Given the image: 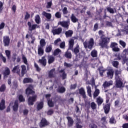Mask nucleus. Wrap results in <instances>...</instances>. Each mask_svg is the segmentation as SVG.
Wrapping results in <instances>:
<instances>
[{
    "mask_svg": "<svg viewBox=\"0 0 128 128\" xmlns=\"http://www.w3.org/2000/svg\"><path fill=\"white\" fill-rule=\"evenodd\" d=\"M10 74V70L8 67H6L4 70L3 72V76L4 80L8 78V76Z\"/></svg>",
    "mask_w": 128,
    "mask_h": 128,
    "instance_id": "9",
    "label": "nucleus"
},
{
    "mask_svg": "<svg viewBox=\"0 0 128 128\" xmlns=\"http://www.w3.org/2000/svg\"><path fill=\"white\" fill-rule=\"evenodd\" d=\"M18 100L20 102H26V99L24 98L22 94H20L18 96Z\"/></svg>",
    "mask_w": 128,
    "mask_h": 128,
    "instance_id": "50",
    "label": "nucleus"
},
{
    "mask_svg": "<svg viewBox=\"0 0 128 128\" xmlns=\"http://www.w3.org/2000/svg\"><path fill=\"white\" fill-rule=\"evenodd\" d=\"M34 82V80L32 78H25L23 80V84H32Z\"/></svg>",
    "mask_w": 128,
    "mask_h": 128,
    "instance_id": "24",
    "label": "nucleus"
},
{
    "mask_svg": "<svg viewBox=\"0 0 128 128\" xmlns=\"http://www.w3.org/2000/svg\"><path fill=\"white\" fill-rule=\"evenodd\" d=\"M48 104L50 108H54V103L52 100H48Z\"/></svg>",
    "mask_w": 128,
    "mask_h": 128,
    "instance_id": "45",
    "label": "nucleus"
},
{
    "mask_svg": "<svg viewBox=\"0 0 128 128\" xmlns=\"http://www.w3.org/2000/svg\"><path fill=\"white\" fill-rule=\"evenodd\" d=\"M44 101H41L38 102L37 104L36 108L38 110H42L44 108Z\"/></svg>",
    "mask_w": 128,
    "mask_h": 128,
    "instance_id": "27",
    "label": "nucleus"
},
{
    "mask_svg": "<svg viewBox=\"0 0 128 128\" xmlns=\"http://www.w3.org/2000/svg\"><path fill=\"white\" fill-rule=\"evenodd\" d=\"M70 20L72 22H74V24H76V22H78V19L76 18V16H74V14H72L70 17Z\"/></svg>",
    "mask_w": 128,
    "mask_h": 128,
    "instance_id": "30",
    "label": "nucleus"
},
{
    "mask_svg": "<svg viewBox=\"0 0 128 128\" xmlns=\"http://www.w3.org/2000/svg\"><path fill=\"white\" fill-rule=\"evenodd\" d=\"M74 32L72 30H68V31L66 32L65 35L66 38H70L72 36Z\"/></svg>",
    "mask_w": 128,
    "mask_h": 128,
    "instance_id": "33",
    "label": "nucleus"
},
{
    "mask_svg": "<svg viewBox=\"0 0 128 128\" xmlns=\"http://www.w3.org/2000/svg\"><path fill=\"white\" fill-rule=\"evenodd\" d=\"M118 61H113L112 62V66H114V68H118Z\"/></svg>",
    "mask_w": 128,
    "mask_h": 128,
    "instance_id": "57",
    "label": "nucleus"
},
{
    "mask_svg": "<svg viewBox=\"0 0 128 128\" xmlns=\"http://www.w3.org/2000/svg\"><path fill=\"white\" fill-rule=\"evenodd\" d=\"M35 22L36 24H40V15L37 14L36 16Z\"/></svg>",
    "mask_w": 128,
    "mask_h": 128,
    "instance_id": "43",
    "label": "nucleus"
},
{
    "mask_svg": "<svg viewBox=\"0 0 128 128\" xmlns=\"http://www.w3.org/2000/svg\"><path fill=\"white\" fill-rule=\"evenodd\" d=\"M52 50V45H50L48 46H46L45 49L46 52L50 53Z\"/></svg>",
    "mask_w": 128,
    "mask_h": 128,
    "instance_id": "42",
    "label": "nucleus"
},
{
    "mask_svg": "<svg viewBox=\"0 0 128 128\" xmlns=\"http://www.w3.org/2000/svg\"><path fill=\"white\" fill-rule=\"evenodd\" d=\"M44 54V47L38 46V54L40 56H42Z\"/></svg>",
    "mask_w": 128,
    "mask_h": 128,
    "instance_id": "31",
    "label": "nucleus"
},
{
    "mask_svg": "<svg viewBox=\"0 0 128 128\" xmlns=\"http://www.w3.org/2000/svg\"><path fill=\"white\" fill-rule=\"evenodd\" d=\"M55 58L52 56H48V64H51L54 62Z\"/></svg>",
    "mask_w": 128,
    "mask_h": 128,
    "instance_id": "35",
    "label": "nucleus"
},
{
    "mask_svg": "<svg viewBox=\"0 0 128 128\" xmlns=\"http://www.w3.org/2000/svg\"><path fill=\"white\" fill-rule=\"evenodd\" d=\"M107 12H110V14H114L115 12H116V8H112L111 7H107L106 8Z\"/></svg>",
    "mask_w": 128,
    "mask_h": 128,
    "instance_id": "29",
    "label": "nucleus"
},
{
    "mask_svg": "<svg viewBox=\"0 0 128 128\" xmlns=\"http://www.w3.org/2000/svg\"><path fill=\"white\" fill-rule=\"evenodd\" d=\"M59 92H60L61 94H62L66 92V88L64 86L60 87L58 90Z\"/></svg>",
    "mask_w": 128,
    "mask_h": 128,
    "instance_id": "62",
    "label": "nucleus"
},
{
    "mask_svg": "<svg viewBox=\"0 0 128 128\" xmlns=\"http://www.w3.org/2000/svg\"><path fill=\"white\" fill-rule=\"evenodd\" d=\"M21 76L22 77L26 74V65H22L21 66Z\"/></svg>",
    "mask_w": 128,
    "mask_h": 128,
    "instance_id": "20",
    "label": "nucleus"
},
{
    "mask_svg": "<svg viewBox=\"0 0 128 128\" xmlns=\"http://www.w3.org/2000/svg\"><path fill=\"white\" fill-rule=\"evenodd\" d=\"M20 65H17L16 66H14L12 70V72H13V74H16L20 76Z\"/></svg>",
    "mask_w": 128,
    "mask_h": 128,
    "instance_id": "8",
    "label": "nucleus"
},
{
    "mask_svg": "<svg viewBox=\"0 0 128 128\" xmlns=\"http://www.w3.org/2000/svg\"><path fill=\"white\" fill-rule=\"evenodd\" d=\"M115 80L118 78H122V71L118 70H115Z\"/></svg>",
    "mask_w": 128,
    "mask_h": 128,
    "instance_id": "15",
    "label": "nucleus"
},
{
    "mask_svg": "<svg viewBox=\"0 0 128 128\" xmlns=\"http://www.w3.org/2000/svg\"><path fill=\"white\" fill-rule=\"evenodd\" d=\"M104 113L108 114L110 112V104H106L104 106Z\"/></svg>",
    "mask_w": 128,
    "mask_h": 128,
    "instance_id": "22",
    "label": "nucleus"
},
{
    "mask_svg": "<svg viewBox=\"0 0 128 128\" xmlns=\"http://www.w3.org/2000/svg\"><path fill=\"white\" fill-rule=\"evenodd\" d=\"M90 106L91 108L93 110H96V104L94 102H92L90 103Z\"/></svg>",
    "mask_w": 128,
    "mask_h": 128,
    "instance_id": "48",
    "label": "nucleus"
},
{
    "mask_svg": "<svg viewBox=\"0 0 128 128\" xmlns=\"http://www.w3.org/2000/svg\"><path fill=\"white\" fill-rule=\"evenodd\" d=\"M107 76L109 78H114V70H110L107 72Z\"/></svg>",
    "mask_w": 128,
    "mask_h": 128,
    "instance_id": "32",
    "label": "nucleus"
},
{
    "mask_svg": "<svg viewBox=\"0 0 128 128\" xmlns=\"http://www.w3.org/2000/svg\"><path fill=\"white\" fill-rule=\"evenodd\" d=\"M66 118L68 120V126L70 127L74 125V120L70 116H67Z\"/></svg>",
    "mask_w": 128,
    "mask_h": 128,
    "instance_id": "23",
    "label": "nucleus"
},
{
    "mask_svg": "<svg viewBox=\"0 0 128 128\" xmlns=\"http://www.w3.org/2000/svg\"><path fill=\"white\" fill-rule=\"evenodd\" d=\"M22 60H23L24 63L25 64H26V65L28 64V59H26V57L24 55H22Z\"/></svg>",
    "mask_w": 128,
    "mask_h": 128,
    "instance_id": "55",
    "label": "nucleus"
},
{
    "mask_svg": "<svg viewBox=\"0 0 128 128\" xmlns=\"http://www.w3.org/2000/svg\"><path fill=\"white\" fill-rule=\"evenodd\" d=\"M38 95L34 94L32 96H30L28 98V106H34V102H36Z\"/></svg>",
    "mask_w": 128,
    "mask_h": 128,
    "instance_id": "4",
    "label": "nucleus"
},
{
    "mask_svg": "<svg viewBox=\"0 0 128 128\" xmlns=\"http://www.w3.org/2000/svg\"><path fill=\"white\" fill-rule=\"evenodd\" d=\"M50 124V122H48V120L46 118H42L39 123L40 128H45L48 126Z\"/></svg>",
    "mask_w": 128,
    "mask_h": 128,
    "instance_id": "6",
    "label": "nucleus"
},
{
    "mask_svg": "<svg viewBox=\"0 0 128 128\" xmlns=\"http://www.w3.org/2000/svg\"><path fill=\"white\" fill-rule=\"evenodd\" d=\"M116 80V86L117 88H124V83L122 82V78H119Z\"/></svg>",
    "mask_w": 128,
    "mask_h": 128,
    "instance_id": "7",
    "label": "nucleus"
},
{
    "mask_svg": "<svg viewBox=\"0 0 128 128\" xmlns=\"http://www.w3.org/2000/svg\"><path fill=\"white\" fill-rule=\"evenodd\" d=\"M98 70H99L100 76H104V72L106 70L104 69V67L102 66H100L98 68Z\"/></svg>",
    "mask_w": 128,
    "mask_h": 128,
    "instance_id": "36",
    "label": "nucleus"
},
{
    "mask_svg": "<svg viewBox=\"0 0 128 128\" xmlns=\"http://www.w3.org/2000/svg\"><path fill=\"white\" fill-rule=\"evenodd\" d=\"M6 108V100L2 99L0 102V110H4Z\"/></svg>",
    "mask_w": 128,
    "mask_h": 128,
    "instance_id": "18",
    "label": "nucleus"
},
{
    "mask_svg": "<svg viewBox=\"0 0 128 128\" xmlns=\"http://www.w3.org/2000/svg\"><path fill=\"white\" fill-rule=\"evenodd\" d=\"M116 46H118V43L116 42H112L110 45V48H111L112 50Z\"/></svg>",
    "mask_w": 128,
    "mask_h": 128,
    "instance_id": "56",
    "label": "nucleus"
},
{
    "mask_svg": "<svg viewBox=\"0 0 128 128\" xmlns=\"http://www.w3.org/2000/svg\"><path fill=\"white\" fill-rule=\"evenodd\" d=\"M0 58L1 60H2L3 62H4V64H6V57H4V55L2 54V53L0 52Z\"/></svg>",
    "mask_w": 128,
    "mask_h": 128,
    "instance_id": "47",
    "label": "nucleus"
},
{
    "mask_svg": "<svg viewBox=\"0 0 128 128\" xmlns=\"http://www.w3.org/2000/svg\"><path fill=\"white\" fill-rule=\"evenodd\" d=\"M79 94L82 96L83 98H86V92L84 88H81L79 89Z\"/></svg>",
    "mask_w": 128,
    "mask_h": 128,
    "instance_id": "17",
    "label": "nucleus"
},
{
    "mask_svg": "<svg viewBox=\"0 0 128 128\" xmlns=\"http://www.w3.org/2000/svg\"><path fill=\"white\" fill-rule=\"evenodd\" d=\"M114 82L112 80H110L109 82L105 81L102 84V86L104 88H109L110 86H112Z\"/></svg>",
    "mask_w": 128,
    "mask_h": 128,
    "instance_id": "13",
    "label": "nucleus"
},
{
    "mask_svg": "<svg viewBox=\"0 0 128 128\" xmlns=\"http://www.w3.org/2000/svg\"><path fill=\"white\" fill-rule=\"evenodd\" d=\"M42 16H45L47 20H50V18H52V14H50V13H48L44 11L42 12Z\"/></svg>",
    "mask_w": 128,
    "mask_h": 128,
    "instance_id": "25",
    "label": "nucleus"
},
{
    "mask_svg": "<svg viewBox=\"0 0 128 128\" xmlns=\"http://www.w3.org/2000/svg\"><path fill=\"white\" fill-rule=\"evenodd\" d=\"M100 92V89L96 88V86H95V91L94 92L93 94V98H97V96H98V95Z\"/></svg>",
    "mask_w": 128,
    "mask_h": 128,
    "instance_id": "26",
    "label": "nucleus"
},
{
    "mask_svg": "<svg viewBox=\"0 0 128 128\" xmlns=\"http://www.w3.org/2000/svg\"><path fill=\"white\" fill-rule=\"evenodd\" d=\"M119 42H120V46H122L123 48H126V42H124L122 40H120L119 41Z\"/></svg>",
    "mask_w": 128,
    "mask_h": 128,
    "instance_id": "54",
    "label": "nucleus"
},
{
    "mask_svg": "<svg viewBox=\"0 0 128 128\" xmlns=\"http://www.w3.org/2000/svg\"><path fill=\"white\" fill-rule=\"evenodd\" d=\"M40 46H38L41 48H44V46H46V40L44 38H42L40 40Z\"/></svg>",
    "mask_w": 128,
    "mask_h": 128,
    "instance_id": "34",
    "label": "nucleus"
},
{
    "mask_svg": "<svg viewBox=\"0 0 128 128\" xmlns=\"http://www.w3.org/2000/svg\"><path fill=\"white\" fill-rule=\"evenodd\" d=\"M5 53L8 60H10V51L9 50H6Z\"/></svg>",
    "mask_w": 128,
    "mask_h": 128,
    "instance_id": "53",
    "label": "nucleus"
},
{
    "mask_svg": "<svg viewBox=\"0 0 128 128\" xmlns=\"http://www.w3.org/2000/svg\"><path fill=\"white\" fill-rule=\"evenodd\" d=\"M90 84L92 86H96V80H94V78H92V79L90 80Z\"/></svg>",
    "mask_w": 128,
    "mask_h": 128,
    "instance_id": "59",
    "label": "nucleus"
},
{
    "mask_svg": "<svg viewBox=\"0 0 128 128\" xmlns=\"http://www.w3.org/2000/svg\"><path fill=\"white\" fill-rule=\"evenodd\" d=\"M60 52H62V50L60 48H58L54 50L53 54L54 56H58Z\"/></svg>",
    "mask_w": 128,
    "mask_h": 128,
    "instance_id": "40",
    "label": "nucleus"
},
{
    "mask_svg": "<svg viewBox=\"0 0 128 128\" xmlns=\"http://www.w3.org/2000/svg\"><path fill=\"white\" fill-rule=\"evenodd\" d=\"M58 24H60V26H62V28H66V30H68V26H70V24H68V22L66 21L60 22L58 23Z\"/></svg>",
    "mask_w": 128,
    "mask_h": 128,
    "instance_id": "12",
    "label": "nucleus"
},
{
    "mask_svg": "<svg viewBox=\"0 0 128 128\" xmlns=\"http://www.w3.org/2000/svg\"><path fill=\"white\" fill-rule=\"evenodd\" d=\"M96 102L97 103V104L98 106H102V102H104V98L99 96L96 99Z\"/></svg>",
    "mask_w": 128,
    "mask_h": 128,
    "instance_id": "21",
    "label": "nucleus"
},
{
    "mask_svg": "<svg viewBox=\"0 0 128 128\" xmlns=\"http://www.w3.org/2000/svg\"><path fill=\"white\" fill-rule=\"evenodd\" d=\"M54 70H56L53 68L49 71L48 73V76L50 78H54Z\"/></svg>",
    "mask_w": 128,
    "mask_h": 128,
    "instance_id": "28",
    "label": "nucleus"
},
{
    "mask_svg": "<svg viewBox=\"0 0 128 128\" xmlns=\"http://www.w3.org/2000/svg\"><path fill=\"white\" fill-rule=\"evenodd\" d=\"M12 110L15 112H16L18 110V101L16 100L14 102V104L12 106Z\"/></svg>",
    "mask_w": 128,
    "mask_h": 128,
    "instance_id": "19",
    "label": "nucleus"
},
{
    "mask_svg": "<svg viewBox=\"0 0 128 128\" xmlns=\"http://www.w3.org/2000/svg\"><path fill=\"white\" fill-rule=\"evenodd\" d=\"M6 84H2L0 87V92H6Z\"/></svg>",
    "mask_w": 128,
    "mask_h": 128,
    "instance_id": "46",
    "label": "nucleus"
},
{
    "mask_svg": "<svg viewBox=\"0 0 128 128\" xmlns=\"http://www.w3.org/2000/svg\"><path fill=\"white\" fill-rule=\"evenodd\" d=\"M86 89L88 96H89L90 98H92V88L90 87V86H86Z\"/></svg>",
    "mask_w": 128,
    "mask_h": 128,
    "instance_id": "41",
    "label": "nucleus"
},
{
    "mask_svg": "<svg viewBox=\"0 0 128 128\" xmlns=\"http://www.w3.org/2000/svg\"><path fill=\"white\" fill-rule=\"evenodd\" d=\"M77 56L79 58H82L84 57V52L82 51L81 52L79 53Z\"/></svg>",
    "mask_w": 128,
    "mask_h": 128,
    "instance_id": "58",
    "label": "nucleus"
},
{
    "mask_svg": "<svg viewBox=\"0 0 128 128\" xmlns=\"http://www.w3.org/2000/svg\"><path fill=\"white\" fill-rule=\"evenodd\" d=\"M54 110L52 108H50L48 110L47 112V116H52L54 113Z\"/></svg>",
    "mask_w": 128,
    "mask_h": 128,
    "instance_id": "49",
    "label": "nucleus"
},
{
    "mask_svg": "<svg viewBox=\"0 0 128 128\" xmlns=\"http://www.w3.org/2000/svg\"><path fill=\"white\" fill-rule=\"evenodd\" d=\"M98 34L100 36V40L98 43L99 46H101L102 48H108V44L110 42V38L106 37L104 38V32L102 30L98 31Z\"/></svg>",
    "mask_w": 128,
    "mask_h": 128,
    "instance_id": "1",
    "label": "nucleus"
},
{
    "mask_svg": "<svg viewBox=\"0 0 128 128\" xmlns=\"http://www.w3.org/2000/svg\"><path fill=\"white\" fill-rule=\"evenodd\" d=\"M55 16L56 18H62V13L60 12H56L55 14Z\"/></svg>",
    "mask_w": 128,
    "mask_h": 128,
    "instance_id": "63",
    "label": "nucleus"
},
{
    "mask_svg": "<svg viewBox=\"0 0 128 128\" xmlns=\"http://www.w3.org/2000/svg\"><path fill=\"white\" fill-rule=\"evenodd\" d=\"M34 66L35 68H36V70H37V72H40L42 70V69L40 68V66H38V65L36 62H34Z\"/></svg>",
    "mask_w": 128,
    "mask_h": 128,
    "instance_id": "60",
    "label": "nucleus"
},
{
    "mask_svg": "<svg viewBox=\"0 0 128 128\" xmlns=\"http://www.w3.org/2000/svg\"><path fill=\"white\" fill-rule=\"evenodd\" d=\"M64 56H65V58H68V59L72 58V52H68V50L66 51V52H65Z\"/></svg>",
    "mask_w": 128,
    "mask_h": 128,
    "instance_id": "37",
    "label": "nucleus"
},
{
    "mask_svg": "<svg viewBox=\"0 0 128 128\" xmlns=\"http://www.w3.org/2000/svg\"><path fill=\"white\" fill-rule=\"evenodd\" d=\"M74 40L70 39L69 40V46L68 50H74Z\"/></svg>",
    "mask_w": 128,
    "mask_h": 128,
    "instance_id": "16",
    "label": "nucleus"
},
{
    "mask_svg": "<svg viewBox=\"0 0 128 128\" xmlns=\"http://www.w3.org/2000/svg\"><path fill=\"white\" fill-rule=\"evenodd\" d=\"M52 6V2L50 1L47 2V5L46 6V8H50Z\"/></svg>",
    "mask_w": 128,
    "mask_h": 128,
    "instance_id": "61",
    "label": "nucleus"
},
{
    "mask_svg": "<svg viewBox=\"0 0 128 128\" xmlns=\"http://www.w3.org/2000/svg\"><path fill=\"white\" fill-rule=\"evenodd\" d=\"M62 32V28L60 27L54 29L52 30V32L54 36H56V34H60Z\"/></svg>",
    "mask_w": 128,
    "mask_h": 128,
    "instance_id": "11",
    "label": "nucleus"
},
{
    "mask_svg": "<svg viewBox=\"0 0 128 128\" xmlns=\"http://www.w3.org/2000/svg\"><path fill=\"white\" fill-rule=\"evenodd\" d=\"M32 90H34V86L32 84L28 85L26 90V94L27 96H29L30 94L34 96L36 94V92Z\"/></svg>",
    "mask_w": 128,
    "mask_h": 128,
    "instance_id": "3",
    "label": "nucleus"
},
{
    "mask_svg": "<svg viewBox=\"0 0 128 128\" xmlns=\"http://www.w3.org/2000/svg\"><path fill=\"white\" fill-rule=\"evenodd\" d=\"M3 44L5 47L10 46V36H3Z\"/></svg>",
    "mask_w": 128,
    "mask_h": 128,
    "instance_id": "5",
    "label": "nucleus"
},
{
    "mask_svg": "<svg viewBox=\"0 0 128 128\" xmlns=\"http://www.w3.org/2000/svg\"><path fill=\"white\" fill-rule=\"evenodd\" d=\"M89 128H98V126H96V124L94 123H92L89 124Z\"/></svg>",
    "mask_w": 128,
    "mask_h": 128,
    "instance_id": "64",
    "label": "nucleus"
},
{
    "mask_svg": "<svg viewBox=\"0 0 128 128\" xmlns=\"http://www.w3.org/2000/svg\"><path fill=\"white\" fill-rule=\"evenodd\" d=\"M83 44L84 48H88L90 50H92L94 46V38H90L88 42L85 41L83 42Z\"/></svg>",
    "mask_w": 128,
    "mask_h": 128,
    "instance_id": "2",
    "label": "nucleus"
},
{
    "mask_svg": "<svg viewBox=\"0 0 128 128\" xmlns=\"http://www.w3.org/2000/svg\"><path fill=\"white\" fill-rule=\"evenodd\" d=\"M72 52H73L76 56H78V53L80 52V46H76L74 49H73Z\"/></svg>",
    "mask_w": 128,
    "mask_h": 128,
    "instance_id": "44",
    "label": "nucleus"
},
{
    "mask_svg": "<svg viewBox=\"0 0 128 128\" xmlns=\"http://www.w3.org/2000/svg\"><path fill=\"white\" fill-rule=\"evenodd\" d=\"M121 58H122V64H124L128 62V58H126V54H124L121 56Z\"/></svg>",
    "mask_w": 128,
    "mask_h": 128,
    "instance_id": "38",
    "label": "nucleus"
},
{
    "mask_svg": "<svg viewBox=\"0 0 128 128\" xmlns=\"http://www.w3.org/2000/svg\"><path fill=\"white\" fill-rule=\"evenodd\" d=\"M101 122L102 124H108V122L106 121V116L102 118Z\"/></svg>",
    "mask_w": 128,
    "mask_h": 128,
    "instance_id": "52",
    "label": "nucleus"
},
{
    "mask_svg": "<svg viewBox=\"0 0 128 128\" xmlns=\"http://www.w3.org/2000/svg\"><path fill=\"white\" fill-rule=\"evenodd\" d=\"M28 30L29 32H32V30H34L38 27V24H33L32 25V22H28Z\"/></svg>",
    "mask_w": 128,
    "mask_h": 128,
    "instance_id": "10",
    "label": "nucleus"
},
{
    "mask_svg": "<svg viewBox=\"0 0 128 128\" xmlns=\"http://www.w3.org/2000/svg\"><path fill=\"white\" fill-rule=\"evenodd\" d=\"M92 58H98V51L96 50H92L91 52Z\"/></svg>",
    "mask_w": 128,
    "mask_h": 128,
    "instance_id": "39",
    "label": "nucleus"
},
{
    "mask_svg": "<svg viewBox=\"0 0 128 128\" xmlns=\"http://www.w3.org/2000/svg\"><path fill=\"white\" fill-rule=\"evenodd\" d=\"M38 62L42 64L44 66H46V56H44L42 57V58L39 59L38 60Z\"/></svg>",
    "mask_w": 128,
    "mask_h": 128,
    "instance_id": "14",
    "label": "nucleus"
},
{
    "mask_svg": "<svg viewBox=\"0 0 128 128\" xmlns=\"http://www.w3.org/2000/svg\"><path fill=\"white\" fill-rule=\"evenodd\" d=\"M62 14L64 16L68 14V8L66 7H64L62 10Z\"/></svg>",
    "mask_w": 128,
    "mask_h": 128,
    "instance_id": "51",
    "label": "nucleus"
}]
</instances>
